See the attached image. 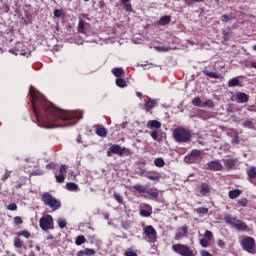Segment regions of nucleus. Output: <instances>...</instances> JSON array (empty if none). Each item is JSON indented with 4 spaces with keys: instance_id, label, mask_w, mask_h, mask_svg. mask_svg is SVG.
Wrapping results in <instances>:
<instances>
[{
    "instance_id": "bf43d9fd",
    "label": "nucleus",
    "mask_w": 256,
    "mask_h": 256,
    "mask_svg": "<svg viewBox=\"0 0 256 256\" xmlns=\"http://www.w3.org/2000/svg\"><path fill=\"white\" fill-rule=\"evenodd\" d=\"M184 3L186 5H188V7H192V5L195 4V1L194 0H184Z\"/></svg>"
},
{
    "instance_id": "09e8293b",
    "label": "nucleus",
    "mask_w": 256,
    "mask_h": 256,
    "mask_svg": "<svg viewBox=\"0 0 256 256\" xmlns=\"http://www.w3.org/2000/svg\"><path fill=\"white\" fill-rule=\"evenodd\" d=\"M54 17H57L58 19L63 17V12L59 9L54 10Z\"/></svg>"
},
{
    "instance_id": "79ce46f5",
    "label": "nucleus",
    "mask_w": 256,
    "mask_h": 256,
    "mask_svg": "<svg viewBox=\"0 0 256 256\" xmlns=\"http://www.w3.org/2000/svg\"><path fill=\"white\" fill-rule=\"evenodd\" d=\"M150 197H153V199H157L159 197V193L153 190H147L146 192Z\"/></svg>"
},
{
    "instance_id": "e2e57ef3",
    "label": "nucleus",
    "mask_w": 256,
    "mask_h": 256,
    "mask_svg": "<svg viewBox=\"0 0 256 256\" xmlns=\"http://www.w3.org/2000/svg\"><path fill=\"white\" fill-rule=\"evenodd\" d=\"M201 256H212V255H211V253H209V251L203 250V251L201 252Z\"/></svg>"
},
{
    "instance_id": "6ab92c4d",
    "label": "nucleus",
    "mask_w": 256,
    "mask_h": 256,
    "mask_svg": "<svg viewBox=\"0 0 256 256\" xmlns=\"http://www.w3.org/2000/svg\"><path fill=\"white\" fill-rule=\"evenodd\" d=\"M157 23H158V25H161L162 27L165 25H169L171 23V16H169V15L162 16L157 21Z\"/></svg>"
},
{
    "instance_id": "4c0bfd02",
    "label": "nucleus",
    "mask_w": 256,
    "mask_h": 256,
    "mask_svg": "<svg viewBox=\"0 0 256 256\" xmlns=\"http://www.w3.org/2000/svg\"><path fill=\"white\" fill-rule=\"evenodd\" d=\"M14 246L17 249H21V247H23V241H21L19 238H14Z\"/></svg>"
},
{
    "instance_id": "4468645a",
    "label": "nucleus",
    "mask_w": 256,
    "mask_h": 256,
    "mask_svg": "<svg viewBox=\"0 0 256 256\" xmlns=\"http://www.w3.org/2000/svg\"><path fill=\"white\" fill-rule=\"evenodd\" d=\"M211 191V186H209V184L202 182L200 184V195H202L203 197H205V195H207L208 193H210Z\"/></svg>"
},
{
    "instance_id": "a18cd8bd",
    "label": "nucleus",
    "mask_w": 256,
    "mask_h": 256,
    "mask_svg": "<svg viewBox=\"0 0 256 256\" xmlns=\"http://www.w3.org/2000/svg\"><path fill=\"white\" fill-rule=\"evenodd\" d=\"M200 245H202V247H204V248L209 247V239H207V238H202V239L200 240Z\"/></svg>"
},
{
    "instance_id": "69168bd1",
    "label": "nucleus",
    "mask_w": 256,
    "mask_h": 256,
    "mask_svg": "<svg viewBox=\"0 0 256 256\" xmlns=\"http://www.w3.org/2000/svg\"><path fill=\"white\" fill-rule=\"evenodd\" d=\"M158 51H169V48L167 47H158Z\"/></svg>"
},
{
    "instance_id": "49530a36",
    "label": "nucleus",
    "mask_w": 256,
    "mask_h": 256,
    "mask_svg": "<svg viewBox=\"0 0 256 256\" xmlns=\"http://www.w3.org/2000/svg\"><path fill=\"white\" fill-rule=\"evenodd\" d=\"M114 199L115 201H117L118 203H123V196H121V194L115 192L114 193Z\"/></svg>"
},
{
    "instance_id": "680f3d73",
    "label": "nucleus",
    "mask_w": 256,
    "mask_h": 256,
    "mask_svg": "<svg viewBox=\"0 0 256 256\" xmlns=\"http://www.w3.org/2000/svg\"><path fill=\"white\" fill-rule=\"evenodd\" d=\"M217 245H218V247L223 248V247H225V242H223V240H218Z\"/></svg>"
},
{
    "instance_id": "0e129e2a",
    "label": "nucleus",
    "mask_w": 256,
    "mask_h": 256,
    "mask_svg": "<svg viewBox=\"0 0 256 256\" xmlns=\"http://www.w3.org/2000/svg\"><path fill=\"white\" fill-rule=\"evenodd\" d=\"M77 256H85V251L84 250L78 251Z\"/></svg>"
},
{
    "instance_id": "13d9d810",
    "label": "nucleus",
    "mask_w": 256,
    "mask_h": 256,
    "mask_svg": "<svg viewBox=\"0 0 256 256\" xmlns=\"http://www.w3.org/2000/svg\"><path fill=\"white\" fill-rule=\"evenodd\" d=\"M204 237H206L207 239H211V237H213V232L206 230Z\"/></svg>"
},
{
    "instance_id": "a878e982",
    "label": "nucleus",
    "mask_w": 256,
    "mask_h": 256,
    "mask_svg": "<svg viewBox=\"0 0 256 256\" xmlns=\"http://www.w3.org/2000/svg\"><path fill=\"white\" fill-rule=\"evenodd\" d=\"M122 5H124L125 11H133V6L131 5V0H120Z\"/></svg>"
},
{
    "instance_id": "bb28decb",
    "label": "nucleus",
    "mask_w": 256,
    "mask_h": 256,
    "mask_svg": "<svg viewBox=\"0 0 256 256\" xmlns=\"http://www.w3.org/2000/svg\"><path fill=\"white\" fill-rule=\"evenodd\" d=\"M66 189L68 191H79V185L73 182H69L66 184Z\"/></svg>"
},
{
    "instance_id": "aec40b11",
    "label": "nucleus",
    "mask_w": 256,
    "mask_h": 256,
    "mask_svg": "<svg viewBox=\"0 0 256 256\" xmlns=\"http://www.w3.org/2000/svg\"><path fill=\"white\" fill-rule=\"evenodd\" d=\"M148 129H161V122L157 120H150L147 123Z\"/></svg>"
},
{
    "instance_id": "4d7b16f0",
    "label": "nucleus",
    "mask_w": 256,
    "mask_h": 256,
    "mask_svg": "<svg viewBox=\"0 0 256 256\" xmlns=\"http://www.w3.org/2000/svg\"><path fill=\"white\" fill-rule=\"evenodd\" d=\"M125 255L126 256H137V253L135 251H132V250H127L125 252Z\"/></svg>"
},
{
    "instance_id": "423d86ee",
    "label": "nucleus",
    "mask_w": 256,
    "mask_h": 256,
    "mask_svg": "<svg viewBox=\"0 0 256 256\" xmlns=\"http://www.w3.org/2000/svg\"><path fill=\"white\" fill-rule=\"evenodd\" d=\"M143 238L148 243H155L157 241V231L151 225L146 226L144 227Z\"/></svg>"
},
{
    "instance_id": "f257e3e1",
    "label": "nucleus",
    "mask_w": 256,
    "mask_h": 256,
    "mask_svg": "<svg viewBox=\"0 0 256 256\" xmlns=\"http://www.w3.org/2000/svg\"><path fill=\"white\" fill-rule=\"evenodd\" d=\"M30 97L32 99V109L38 121L44 123L41 127L44 129H55L63 127V125L55 124L58 121H71V119H83V116L77 112L65 111L57 108L53 103L48 102L43 94L39 93L37 89L30 86Z\"/></svg>"
},
{
    "instance_id": "7c9ffc66",
    "label": "nucleus",
    "mask_w": 256,
    "mask_h": 256,
    "mask_svg": "<svg viewBox=\"0 0 256 256\" xmlns=\"http://www.w3.org/2000/svg\"><path fill=\"white\" fill-rule=\"evenodd\" d=\"M154 165L156 167H165V160H163V158H156L154 160Z\"/></svg>"
},
{
    "instance_id": "72a5a7b5",
    "label": "nucleus",
    "mask_w": 256,
    "mask_h": 256,
    "mask_svg": "<svg viewBox=\"0 0 256 256\" xmlns=\"http://www.w3.org/2000/svg\"><path fill=\"white\" fill-rule=\"evenodd\" d=\"M240 138H239V134L238 133H235L233 136H232V140H231V143L232 145H239L240 143Z\"/></svg>"
},
{
    "instance_id": "58836bf2",
    "label": "nucleus",
    "mask_w": 256,
    "mask_h": 256,
    "mask_svg": "<svg viewBox=\"0 0 256 256\" xmlns=\"http://www.w3.org/2000/svg\"><path fill=\"white\" fill-rule=\"evenodd\" d=\"M76 245L80 246V245H83V243H85V236L81 235V236H78L76 238V241H75Z\"/></svg>"
},
{
    "instance_id": "c03bdc74",
    "label": "nucleus",
    "mask_w": 256,
    "mask_h": 256,
    "mask_svg": "<svg viewBox=\"0 0 256 256\" xmlns=\"http://www.w3.org/2000/svg\"><path fill=\"white\" fill-rule=\"evenodd\" d=\"M240 207H247V198H242L237 201Z\"/></svg>"
},
{
    "instance_id": "f3484780",
    "label": "nucleus",
    "mask_w": 256,
    "mask_h": 256,
    "mask_svg": "<svg viewBox=\"0 0 256 256\" xmlns=\"http://www.w3.org/2000/svg\"><path fill=\"white\" fill-rule=\"evenodd\" d=\"M204 75L206 77H210L211 79H223V75L217 72H211L209 70H203Z\"/></svg>"
},
{
    "instance_id": "37998d69",
    "label": "nucleus",
    "mask_w": 256,
    "mask_h": 256,
    "mask_svg": "<svg viewBox=\"0 0 256 256\" xmlns=\"http://www.w3.org/2000/svg\"><path fill=\"white\" fill-rule=\"evenodd\" d=\"M197 213H200L202 215H207L209 213V209L205 207H200V208H197Z\"/></svg>"
},
{
    "instance_id": "c85d7f7f",
    "label": "nucleus",
    "mask_w": 256,
    "mask_h": 256,
    "mask_svg": "<svg viewBox=\"0 0 256 256\" xmlns=\"http://www.w3.org/2000/svg\"><path fill=\"white\" fill-rule=\"evenodd\" d=\"M96 135L98 137H107V129L105 127L97 128Z\"/></svg>"
},
{
    "instance_id": "338daca9",
    "label": "nucleus",
    "mask_w": 256,
    "mask_h": 256,
    "mask_svg": "<svg viewBox=\"0 0 256 256\" xmlns=\"http://www.w3.org/2000/svg\"><path fill=\"white\" fill-rule=\"evenodd\" d=\"M10 52H11L13 55H19V50L11 49Z\"/></svg>"
},
{
    "instance_id": "f03ea898",
    "label": "nucleus",
    "mask_w": 256,
    "mask_h": 256,
    "mask_svg": "<svg viewBox=\"0 0 256 256\" xmlns=\"http://www.w3.org/2000/svg\"><path fill=\"white\" fill-rule=\"evenodd\" d=\"M172 135L176 143H189L191 141V131L185 128H176Z\"/></svg>"
},
{
    "instance_id": "6e6d98bb",
    "label": "nucleus",
    "mask_w": 256,
    "mask_h": 256,
    "mask_svg": "<svg viewBox=\"0 0 256 256\" xmlns=\"http://www.w3.org/2000/svg\"><path fill=\"white\" fill-rule=\"evenodd\" d=\"M20 235H22L26 239H29L31 237V233H29V231H22Z\"/></svg>"
},
{
    "instance_id": "5fc2aeb1",
    "label": "nucleus",
    "mask_w": 256,
    "mask_h": 256,
    "mask_svg": "<svg viewBox=\"0 0 256 256\" xmlns=\"http://www.w3.org/2000/svg\"><path fill=\"white\" fill-rule=\"evenodd\" d=\"M151 137L152 139H154V141H157V139L159 138V133L157 132V130L152 131Z\"/></svg>"
},
{
    "instance_id": "3c124183",
    "label": "nucleus",
    "mask_w": 256,
    "mask_h": 256,
    "mask_svg": "<svg viewBox=\"0 0 256 256\" xmlns=\"http://www.w3.org/2000/svg\"><path fill=\"white\" fill-rule=\"evenodd\" d=\"M14 223H15V225H22L23 219H21V217H19V216H16V217H14Z\"/></svg>"
},
{
    "instance_id": "9d476101",
    "label": "nucleus",
    "mask_w": 256,
    "mask_h": 256,
    "mask_svg": "<svg viewBox=\"0 0 256 256\" xmlns=\"http://www.w3.org/2000/svg\"><path fill=\"white\" fill-rule=\"evenodd\" d=\"M39 224L43 231H49V229H53V217L51 215L42 217Z\"/></svg>"
},
{
    "instance_id": "dca6fc26",
    "label": "nucleus",
    "mask_w": 256,
    "mask_h": 256,
    "mask_svg": "<svg viewBox=\"0 0 256 256\" xmlns=\"http://www.w3.org/2000/svg\"><path fill=\"white\" fill-rule=\"evenodd\" d=\"M224 165L228 169H235V165H237L238 160L233 158L224 159Z\"/></svg>"
},
{
    "instance_id": "603ef678",
    "label": "nucleus",
    "mask_w": 256,
    "mask_h": 256,
    "mask_svg": "<svg viewBox=\"0 0 256 256\" xmlns=\"http://www.w3.org/2000/svg\"><path fill=\"white\" fill-rule=\"evenodd\" d=\"M7 209H8L9 211H17V204H15V203L9 204V205L7 206Z\"/></svg>"
},
{
    "instance_id": "7ed1b4c3",
    "label": "nucleus",
    "mask_w": 256,
    "mask_h": 256,
    "mask_svg": "<svg viewBox=\"0 0 256 256\" xmlns=\"http://www.w3.org/2000/svg\"><path fill=\"white\" fill-rule=\"evenodd\" d=\"M42 201L54 211L61 208V202H59L56 197H53V195L49 194L48 192L42 194Z\"/></svg>"
},
{
    "instance_id": "cd10ccee",
    "label": "nucleus",
    "mask_w": 256,
    "mask_h": 256,
    "mask_svg": "<svg viewBox=\"0 0 256 256\" xmlns=\"http://www.w3.org/2000/svg\"><path fill=\"white\" fill-rule=\"evenodd\" d=\"M133 189L135 191H138V193H147V187L141 185V184H136L133 186Z\"/></svg>"
},
{
    "instance_id": "39448f33",
    "label": "nucleus",
    "mask_w": 256,
    "mask_h": 256,
    "mask_svg": "<svg viewBox=\"0 0 256 256\" xmlns=\"http://www.w3.org/2000/svg\"><path fill=\"white\" fill-rule=\"evenodd\" d=\"M172 251L174 253H177L178 255L181 256H195V253L191 248L187 247L185 244H174L172 245Z\"/></svg>"
},
{
    "instance_id": "c756f323",
    "label": "nucleus",
    "mask_w": 256,
    "mask_h": 256,
    "mask_svg": "<svg viewBox=\"0 0 256 256\" xmlns=\"http://www.w3.org/2000/svg\"><path fill=\"white\" fill-rule=\"evenodd\" d=\"M192 105H194V107H204L203 101H201V98L199 97H195L194 99H192Z\"/></svg>"
},
{
    "instance_id": "a211bd4d",
    "label": "nucleus",
    "mask_w": 256,
    "mask_h": 256,
    "mask_svg": "<svg viewBox=\"0 0 256 256\" xmlns=\"http://www.w3.org/2000/svg\"><path fill=\"white\" fill-rule=\"evenodd\" d=\"M111 73H113L114 77H117V79L125 77V70L122 67L113 68Z\"/></svg>"
},
{
    "instance_id": "c9c22d12",
    "label": "nucleus",
    "mask_w": 256,
    "mask_h": 256,
    "mask_svg": "<svg viewBox=\"0 0 256 256\" xmlns=\"http://www.w3.org/2000/svg\"><path fill=\"white\" fill-rule=\"evenodd\" d=\"M57 222L60 229H65V227H67V221L65 219L59 218Z\"/></svg>"
},
{
    "instance_id": "052dcab7",
    "label": "nucleus",
    "mask_w": 256,
    "mask_h": 256,
    "mask_svg": "<svg viewBox=\"0 0 256 256\" xmlns=\"http://www.w3.org/2000/svg\"><path fill=\"white\" fill-rule=\"evenodd\" d=\"M122 227H123V229H130L131 224L129 222H122Z\"/></svg>"
},
{
    "instance_id": "f8f14e48",
    "label": "nucleus",
    "mask_w": 256,
    "mask_h": 256,
    "mask_svg": "<svg viewBox=\"0 0 256 256\" xmlns=\"http://www.w3.org/2000/svg\"><path fill=\"white\" fill-rule=\"evenodd\" d=\"M187 233H189V228L187 226L178 228V232L175 235L176 241H179V239H183V237H187Z\"/></svg>"
},
{
    "instance_id": "412c9836",
    "label": "nucleus",
    "mask_w": 256,
    "mask_h": 256,
    "mask_svg": "<svg viewBox=\"0 0 256 256\" xmlns=\"http://www.w3.org/2000/svg\"><path fill=\"white\" fill-rule=\"evenodd\" d=\"M242 127L244 129H255V123H253V120L246 118L242 123Z\"/></svg>"
},
{
    "instance_id": "2eb2a0df",
    "label": "nucleus",
    "mask_w": 256,
    "mask_h": 256,
    "mask_svg": "<svg viewBox=\"0 0 256 256\" xmlns=\"http://www.w3.org/2000/svg\"><path fill=\"white\" fill-rule=\"evenodd\" d=\"M155 105H157V102L155 100H145L144 109L146 113H149V111H151L155 107Z\"/></svg>"
},
{
    "instance_id": "de8ad7c7",
    "label": "nucleus",
    "mask_w": 256,
    "mask_h": 256,
    "mask_svg": "<svg viewBox=\"0 0 256 256\" xmlns=\"http://www.w3.org/2000/svg\"><path fill=\"white\" fill-rule=\"evenodd\" d=\"M55 177L57 183H63V181H65V176L63 174L56 175Z\"/></svg>"
},
{
    "instance_id": "8fccbe9b",
    "label": "nucleus",
    "mask_w": 256,
    "mask_h": 256,
    "mask_svg": "<svg viewBox=\"0 0 256 256\" xmlns=\"http://www.w3.org/2000/svg\"><path fill=\"white\" fill-rule=\"evenodd\" d=\"M67 169V165H62L59 170L60 175H65V173H67Z\"/></svg>"
},
{
    "instance_id": "e433bc0d",
    "label": "nucleus",
    "mask_w": 256,
    "mask_h": 256,
    "mask_svg": "<svg viewBox=\"0 0 256 256\" xmlns=\"http://www.w3.org/2000/svg\"><path fill=\"white\" fill-rule=\"evenodd\" d=\"M248 176L250 177V179H255L256 178V169H255V167H251L248 170Z\"/></svg>"
},
{
    "instance_id": "b1692460",
    "label": "nucleus",
    "mask_w": 256,
    "mask_h": 256,
    "mask_svg": "<svg viewBox=\"0 0 256 256\" xmlns=\"http://www.w3.org/2000/svg\"><path fill=\"white\" fill-rule=\"evenodd\" d=\"M151 213H153V209L151 208V206H147V209H143L140 211V215L142 217H151Z\"/></svg>"
},
{
    "instance_id": "6e6552de",
    "label": "nucleus",
    "mask_w": 256,
    "mask_h": 256,
    "mask_svg": "<svg viewBox=\"0 0 256 256\" xmlns=\"http://www.w3.org/2000/svg\"><path fill=\"white\" fill-rule=\"evenodd\" d=\"M201 160V150L194 149L188 155L184 157V162L191 163H199Z\"/></svg>"
},
{
    "instance_id": "a19ab883",
    "label": "nucleus",
    "mask_w": 256,
    "mask_h": 256,
    "mask_svg": "<svg viewBox=\"0 0 256 256\" xmlns=\"http://www.w3.org/2000/svg\"><path fill=\"white\" fill-rule=\"evenodd\" d=\"M204 107H210V109H213L215 107V102L213 100H206L203 102Z\"/></svg>"
},
{
    "instance_id": "5701e85b",
    "label": "nucleus",
    "mask_w": 256,
    "mask_h": 256,
    "mask_svg": "<svg viewBox=\"0 0 256 256\" xmlns=\"http://www.w3.org/2000/svg\"><path fill=\"white\" fill-rule=\"evenodd\" d=\"M115 84L117 87H120V89H125V87H127V81L123 78H116Z\"/></svg>"
},
{
    "instance_id": "ddd939ff",
    "label": "nucleus",
    "mask_w": 256,
    "mask_h": 256,
    "mask_svg": "<svg viewBox=\"0 0 256 256\" xmlns=\"http://www.w3.org/2000/svg\"><path fill=\"white\" fill-rule=\"evenodd\" d=\"M236 101L237 103H247L249 101V95L245 92H238L236 94Z\"/></svg>"
},
{
    "instance_id": "9b49d317",
    "label": "nucleus",
    "mask_w": 256,
    "mask_h": 256,
    "mask_svg": "<svg viewBox=\"0 0 256 256\" xmlns=\"http://www.w3.org/2000/svg\"><path fill=\"white\" fill-rule=\"evenodd\" d=\"M208 171H222L223 170V164L219 160L210 161L207 163Z\"/></svg>"
},
{
    "instance_id": "f704fd0d",
    "label": "nucleus",
    "mask_w": 256,
    "mask_h": 256,
    "mask_svg": "<svg viewBox=\"0 0 256 256\" xmlns=\"http://www.w3.org/2000/svg\"><path fill=\"white\" fill-rule=\"evenodd\" d=\"M78 31L79 33L85 34V22L83 20L78 22Z\"/></svg>"
},
{
    "instance_id": "0eeeda50",
    "label": "nucleus",
    "mask_w": 256,
    "mask_h": 256,
    "mask_svg": "<svg viewBox=\"0 0 256 256\" xmlns=\"http://www.w3.org/2000/svg\"><path fill=\"white\" fill-rule=\"evenodd\" d=\"M125 153H131V150L126 147H121L117 144H113L107 152L108 157H111V154L113 155H119L120 157L125 155Z\"/></svg>"
},
{
    "instance_id": "ea45409f",
    "label": "nucleus",
    "mask_w": 256,
    "mask_h": 256,
    "mask_svg": "<svg viewBox=\"0 0 256 256\" xmlns=\"http://www.w3.org/2000/svg\"><path fill=\"white\" fill-rule=\"evenodd\" d=\"M95 249H91V248H86L84 249V255L86 256H93L95 255Z\"/></svg>"
},
{
    "instance_id": "774afa93",
    "label": "nucleus",
    "mask_w": 256,
    "mask_h": 256,
    "mask_svg": "<svg viewBox=\"0 0 256 256\" xmlns=\"http://www.w3.org/2000/svg\"><path fill=\"white\" fill-rule=\"evenodd\" d=\"M250 67L252 69H256V62H250Z\"/></svg>"
},
{
    "instance_id": "393cba45",
    "label": "nucleus",
    "mask_w": 256,
    "mask_h": 256,
    "mask_svg": "<svg viewBox=\"0 0 256 256\" xmlns=\"http://www.w3.org/2000/svg\"><path fill=\"white\" fill-rule=\"evenodd\" d=\"M233 19H237V17H235V15H233V14H224V15H222V17H221V21L223 22V23H229V21H231V20H233Z\"/></svg>"
},
{
    "instance_id": "473e14b6",
    "label": "nucleus",
    "mask_w": 256,
    "mask_h": 256,
    "mask_svg": "<svg viewBox=\"0 0 256 256\" xmlns=\"http://www.w3.org/2000/svg\"><path fill=\"white\" fill-rule=\"evenodd\" d=\"M147 179H149L150 181H160L161 180V174L156 173L154 175H148Z\"/></svg>"
},
{
    "instance_id": "2f4dec72",
    "label": "nucleus",
    "mask_w": 256,
    "mask_h": 256,
    "mask_svg": "<svg viewBox=\"0 0 256 256\" xmlns=\"http://www.w3.org/2000/svg\"><path fill=\"white\" fill-rule=\"evenodd\" d=\"M239 85V78H232L228 81V87H237Z\"/></svg>"
},
{
    "instance_id": "4be33fe9",
    "label": "nucleus",
    "mask_w": 256,
    "mask_h": 256,
    "mask_svg": "<svg viewBox=\"0 0 256 256\" xmlns=\"http://www.w3.org/2000/svg\"><path fill=\"white\" fill-rule=\"evenodd\" d=\"M241 190H239V189H235V190H231V191H229V193H228V197L230 198V199H237V197H239L240 195H241Z\"/></svg>"
},
{
    "instance_id": "864d4df0",
    "label": "nucleus",
    "mask_w": 256,
    "mask_h": 256,
    "mask_svg": "<svg viewBox=\"0 0 256 256\" xmlns=\"http://www.w3.org/2000/svg\"><path fill=\"white\" fill-rule=\"evenodd\" d=\"M9 177H11V171L6 170L5 174L2 176V181H7Z\"/></svg>"
},
{
    "instance_id": "20e7f679",
    "label": "nucleus",
    "mask_w": 256,
    "mask_h": 256,
    "mask_svg": "<svg viewBox=\"0 0 256 256\" xmlns=\"http://www.w3.org/2000/svg\"><path fill=\"white\" fill-rule=\"evenodd\" d=\"M224 221L228 225H232V227H234V229H237L238 231H247V224L231 215H226L224 217Z\"/></svg>"
},
{
    "instance_id": "1a4fd4ad",
    "label": "nucleus",
    "mask_w": 256,
    "mask_h": 256,
    "mask_svg": "<svg viewBox=\"0 0 256 256\" xmlns=\"http://www.w3.org/2000/svg\"><path fill=\"white\" fill-rule=\"evenodd\" d=\"M241 245H242L244 251H247L248 253H254L255 239H253L252 237H245L241 241Z\"/></svg>"
}]
</instances>
